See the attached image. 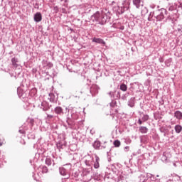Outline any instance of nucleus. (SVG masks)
Listing matches in <instances>:
<instances>
[{
    "label": "nucleus",
    "mask_w": 182,
    "mask_h": 182,
    "mask_svg": "<svg viewBox=\"0 0 182 182\" xmlns=\"http://www.w3.org/2000/svg\"><path fill=\"white\" fill-rule=\"evenodd\" d=\"M108 21H110V14L101 15V23L100 25H105Z\"/></svg>",
    "instance_id": "39448f33"
},
{
    "label": "nucleus",
    "mask_w": 182,
    "mask_h": 182,
    "mask_svg": "<svg viewBox=\"0 0 182 182\" xmlns=\"http://www.w3.org/2000/svg\"><path fill=\"white\" fill-rule=\"evenodd\" d=\"M70 112V109H68V112Z\"/></svg>",
    "instance_id": "8fccbe9b"
},
{
    "label": "nucleus",
    "mask_w": 182,
    "mask_h": 182,
    "mask_svg": "<svg viewBox=\"0 0 182 182\" xmlns=\"http://www.w3.org/2000/svg\"><path fill=\"white\" fill-rule=\"evenodd\" d=\"M120 144H121V143H120V141H119V140H115L114 141V147H120Z\"/></svg>",
    "instance_id": "cd10ccee"
},
{
    "label": "nucleus",
    "mask_w": 182,
    "mask_h": 182,
    "mask_svg": "<svg viewBox=\"0 0 182 182\" xmlns=\"http://www.w3.org/2000/svg\"><path fill=\"white\" fill-rule=\"evenodd\" d=\"M173 9H174V8H173V7H171V6L169 7V9H168L169 11H173Z\"/></svg>",
    "instance_id": "a19ab883"
},
{
    "label": "nucleus",
    "mask_w": 182,
    "mask_h": 182,
    "mask_svg": "<svg viewBox=\"0 0 182 182\" xmlns=\"http://www.w3.org/2000/svg\"><path fill=\"white\" fill-rule=\"evenodd\" d=\"M48 119H53V115L52 114H48L47 115Z\"/></svg>",
    "instance_id": "4c0bfd02"
},
{
    "label": "nucleus",
    "mask_w": 182,
    "mask_h": 182,
    "mask_svg": "<svg viewBox=\"0 0 182 182\" xmlns=\"http://www.w3.org/2000/svg\"><path fill=\"white\" fill-rule=\"evenodd\" d=\"M95 161L94 162V168H99L100 167V164H99L100 161V158L96 154H95Z\"/></svg>",
    "instance_id": "9b49d317"
},
{
    "label": "nucleus",
    "mask_w": 182,
    "mask_h": 182,
    "mask_svg": "<svg viewBox=\"0 0 182 182\" xmlns=\"http://www.w3.org/2000/svg\"><path fill=\"white\" fill-rule=\"evenodd\" d=\"M138 122L139 124H142V123H143V122H141V119H139Z\"/></svg>",
    "instance_id": "ea45409f"
},
{
    "label": "nucleus",
    "mask_w": 182,
    "mask_h": 182,
    "mask_svg": "<svg viewBox=\"0 0 182 182\" xmlns=\"http://www.w3.org/2000/svg\"><path fill=\"white\" fill-rule=\"evenodd\" d=\"M170 63H171V58H169L165 61V65L166 66H170Z\"/></svg>",
    "instance_id": "c85d7f7f"
},
{
    "label": "nucleus",
    "mask_w": 182,
    "mask_h": 182,
    "mask_svg": "<svg viewBox=\"0 0 182 182\" xmlns=\"http://www.w3.org/2000/svg\"><path fill=\"white\" fill-rule=\"evenodd\" d=\"M54 112L55 114H58V116H63V108H62V107H56L54 109Z\"/></svg>",
    "instance_id": "9d476101"
},
{
    "label": "nucleus",
    "mask_w": 182,
    "mask_h": 182,
    "mask_svg": "<svg viewBox=\"0 0 182 182\" xmlns=\"http://www.w3.org/2000/svg\"><path fill=\"white\" fill-rule=\"evenodd\" d=\"M161 133H164V130H163L162 129H160Z\"/></svg>",
    "instance_id": "37998d69"
},
{
    "label": "nucleus",
    "mask_w": 182,
    "mask_h": 182,
    "mask_svg": "<svg viewBox=\"0 0 182 182\" xmlns=\"http://www.w3.org/2000/svg\"><path fill=\"white\" fill-rule=\"evenodd\" d=\"M124 143L127 144H130L132 143V139H125Z\"/></svg>",
    "instance_id": "2f4dec72"
},
{
    "label": "nucleus",
    "mask_w": 182,
    "mask_h": 182,
    "mask_svg": "<svg viewBox=\"0 0 182 182\" xmlns=\"http://www.w3.org/2000/svg\"><path fill=\"white\" fill-rule=\"evenodd\" d=\"M159 61H160L161 63H163V62H164V60H163V58H160V59H159Z\"/></svg>",
    "instance_id": "79ce46f5"
},
{
    "label": "nucleus",
    "mask_w": 182,
    "mask_h": 182,
    "mask_svg": "<svg viewBox=\"0 0 182 182\" xmlns=\"http://www.w3.org/2000/svg\"><path fill=\"white\" fill-rule=\"evenodd\" d=\"M92 42H95V43H100V45H106V42L102 38H98L95 37L92 38Z\"/></svg>",
    "instance_id": "f8f14e48"
},
{
    "label": "nucleus",
    "mask_w": 182,
    "mask_h": 182,
    "mask_svg": "<svg viewBox=\"0 0 182 182\" xmlns=\"http://www.w3.org/2000/svg\"><path fill=\"white\" fill-rule=\"evenodd\" d=\"M122 6H120V1L118 4V14H124L125 11H127V6H124L123 1L121 0Z\"/></svg>",
    "instance_id": "6e6552de"
},
{
    "label": "nucleus",
    "mask_w": 182,
    "mask_h": 182,
    "mask_svg": "<svg viewBox=\"0 0 182 182\" xmlns=\"http://www.w3.org/2000/svg\"><path fill=\"white\" fill-rule=\"evenodd\" d=\"M167 16V10L166 9H161L158 10H155L153 12H151L149 17L148 21L150 22H161L164 18Z\"/></svg>",
    "instance_id": "f257e3e1"
},
{
    "label": "nucleus",
    "mask_w": 182,
    "mask_h": 182,
    "mask_svg": "<svg viewBox=\"0 0 182 182\" xmlns=\"http://www.w3.org/2000/svg\"><path fill=\"white\" fill-rule=\"evenodd\" d=\"M128 96L129 93L125 94L124 96L122 97V100H127Z\"/></svg>",
    "instance_id": "7c9ffc66"
},
{
    "label": "nucleus",
    "mask_w": 182,
    "mask_h": 182,
    "mask_svg": "<svg viewBox=\"0 0 182 182\" xmlns=\"http://www.w3.org/2000/svg\"><path fill=\"white\" fill-rule=\"evenodd\" d=\"M19 133H21V134H25L26 131L24 129H19Z\"/></svg>",
    "instance_id": "f704fd0d"
},
{
    "label": "nucleus",
    "mask_w": 182,
    "mask_h": 182,
    "mask_svg": "<svg viewBox=\"0 0 182 182\" xmlns=\"http://www.w3.org/2000/svg\"><path fill=\"white\" fill-rule=\"evenodd\" d=\"M119 89L122 92H126V90H127V85H126L125 84H121Z\"/></svg>",
    "instance_id": "393cba45"
},
{
    "label": "nucleus",
    "mask_w": 182,
    "mask_h": 182,
    "mask_svg": "<svg viewBox=\"0 0 182 182\" xmlns=\"http://www.w3.org/2000/svg\"><path fill=\"white\" fill-rule=\"evenodd\" d=\"M118 181L127 182V181L126 180V178H124V176H123V175H121L119 176Z\"/></svg>",
    "instance_id": "bb28decb"
},
{
    "label": "nucleus",
    "mask_w": 182,
    "mask_h": 182,
    "mask_svg": "<svg viewBox=\"0 0 182 182\" xmlns=\"http://www.w3.org/2000/svg\"><path fill=\"white\" fill-rule=\"evenodd\" d=\"M174 116L178 120H181V119H182V112L181 111H176L174 112Z\"/></svg>",
    "instance_id": "f3484780"
},
{
    "label": "nucleus",
    "mask_w": 182,
    "mask_h": 182,
    "mask_svg": "<svg viewBox=\"0 0 182 182\" xmlns=\"http://www.w3.org/2000/svg\"><path fill=\"white\" fill-rule=\"evenodd\" d=\"M72 168V166L70 164L68 165H65L64 167H61L59 168L60 174L61 176H68L69 174V170Z\"/></svg>",
    "instance_id": "f03ea898"
},
{
    "label": "nucleus",
    "mask_w": 182,
    "mask_h": 182,
    "mask_svg": "<svg viewBox=\"0 0 182 182\" xmlns=\"http://www.w3.org/2000/svg\"><path fill=\"white\" fill-rule=\"evenodd\" d=\"M73 119V120H76L77 119V115L76 114V111L72 109L70 112V114L67 115V120L66 122L68 124H70V120Z\"/></svg>",
    "instance_id": "20e7f679"
},
{
    "label": "nucleus",
    "mask_w": 182,
    "mask_h": 182,
    "mask_svg": "<svg viewBox=\"0 0 182 182\" xmlns=\"http://www.w3.org/2000/svg\"><path fill=\"white\" fill-rule=\"evenodd\" d=\"M48 100H50V102H55V100H56V95L53 93H50L48 95Z\"/></svg>",
    "instance_id": "a211bd4d"
},
{
    "label": "nucleus",
    "mask_w": 182,
    "mask_h": 182,
    "mask_svg": "<svg viewBox=\"0 0 182 182\" xmlns=\"http://www.w3.org/2000/svg\"><path fill=\"white\" fill-rule=\"evenodd\" d=\"M133 4L135 5L136 8H140L143 6V0H133Z\"/></svg>",
    "instance_id": "ddd939ff"
},
{
    "label": "nucleus",
    "mask_w": 182,
    "mask_h": 182,
    "mask_svg": "<svg viewBox=\"0 0 182 182\" xmlns=\"http://www.w3.org/2000/svg\"><path fill=\"white\" fill-rule=\"evenodd\" d=\"M156 177H159V175H157V176H156Z\"/></svg>",
    "instance_id": "09e8293b"
},
{
    "label": "nucleus",
    "mask_w": 182,
    "mask_h": 182,
    "mask_svg": "<svg viewBox=\"0 0 182 182\" xmlns=\"http://www.w3.org/2000/svg\"><path fill=\"white\" fill-rule=\"evenodd\" d=\"M109 95L111 98V100H117L120 98V92L117 91L109 92Z\"/></svg>",
    "instance_id": "423d86ee"
},
{
    "label": "nucleus",
    "mask_w": 182,
    "mask_h": 182,
    "mask_svg": "<svg viewBox=\"0 0 182 182\" xmlns=\"http://www.w3.org/2000/svg\"><path fill=\"white\" fill-rule=\"evenodd\" d=\"M11 63L14 68H18L19 66V60L16 58H11Z\"/></svg>",
    "instance_id": "4468645a"
},
{
    "label": "nucleus",
    "mask_w": 182,
    "mask_h": 182,
    "mask_svg": "<svg viewBox=\"0 0 182 182\" xmlns=\"http://www.w3.org/2000/svg\"><path fill=\"white\" fill-rule=\"evenodd\" d=\"M139 132L141 133H142L143 134H144L147 133V132H149V129H147V127H141L139 128Z\"/></svg>",
    "instance_id": "412c9836"
},
{
    "label": "nucleus",
    "mask_w": 182,
    "mask_h": 182,
    "mask_svg": "<svg viewBox=\"0 0 182 182\" xmlns=\"http://www.w3.org/2000/svg\"><path fill=\"white\" fill-rule=\"evenodd\" d=\"M135 104L136 98L134 97H131L130 100H128V106H129V107H134Z\"/></svg>",
    "instance_id": "dca6fc26"
},
{
    "label": "nucleus",
    "mask_w": 182,
    "mask_h": 182,
    "mask_svg": "<svg viewBox=\"0 0 182 182\" xmlns=\"http://www.w3.org/2000/svg\"><path fill=\"white\" fill-rule=\"evenodd\" d=\"M41 109L43 110V112H46L50 109V106H49V103L46 101H43L41 102Z\"/></svg>",
    "instance_id": "1a4fd4ad"
},
{
    "label": "nucleus",
    "mask_w": 182,
    "mask_h": 182,
    "mask_svg": "<svg viewBox=\"0 0 182 182\" xmlns=\"http://www.w3.org/2000/svg\"><path fill=\"white\" fill-rule=\"evenodd\" d=\"M124 151H129V150H130V147L129 146H125L124 148Z\"/></svg>",
    "instance_id": "c9c22d12"
},
{
    "label": "nucleus",
    "mask_w": 182,
    "mask_h": 182,
    "mask_svg": "<svg viewBox=\"0 0 182 182\" xmlns=\"http://www.w3.org/2000/svg\"><path fill=\"white\" fill-rule=\"evenodd\" d=\"M164 136H166V133H164Z\"/></svg>",
    "instance_id": "3c124183"
},
{
    "label": "nucleus",
    "mask_w": 182,
    "mask_h": 182,
    "mask_svg": "<svg viewBox=\"0 0 182 182\" xmlns=\"http://www.w3.org/2000/svg\"><path fill=\"white\" fill-rule=\"evenodd\" d=\"M90 159H91V161H90V160L85 161V164H86V166H88V167H90V166H92V161H93V157L90 156Z\"/></svg>",
    "instance_id": "a878e982"
},
{
    "label": "nucleus",
    "mask_w": 182,
    "mask_h": 182,
    "mask_svg": "<svg viewBox=\"0 0 182 182\" xmlns=\"http://www.w3.org/2000/svg\"><path fill=\"white\" fill-rule=\"evenodd\" d=\"M53 166H55V163H53Z\"/></svg>",
    "instance_id": "49530a36"
},
{
    "label": "nucleus",
    "mask_w": 182,
    "mask_h": 182,
    "mask_svg": "<svg viewBox=\"0 0 182 182\" xmlns=\"http://www.w3.org/2000/svg\"><path fill=\"white\" fill-rule=\"evenodd\" d=\"M43 173H48V167L46 166L43 167Z\"/></svg>",
    "instance_id": "72a5a7b5"
},
{
    "label": "nucleus",
    "mask_w": 182,
    "mask_h": 182,
    "mask_svg": "<svg viewBox=\"0 0 182 182\" xmlns=\"http://www.w3.org/2000/svg\"><path fill=\"white\" fill-rule=\"evenodd\" d=\"M143 122H147L149 120V115H144L142 117Z\"/></svg>",
    "instance_id": "c756f323"
},
{
    "label": "nucleus",
    "mask_w": 182,
    "mask_h": 182,
    "mask_svg": "<svg viewBox=\"0 0 182 182\" xmlns=\"http://www.w3.org/2000/svg\"><path fill=\"white\" fill-rule=\"evenodd\" d=\"M177 31H178V32L182 33V26L181 25L178 26Z\"/></svg>",
    "instance_id": "473e14b6"
},
{
    "label": "nucleus",
    "mask_w": 182,
    "mask_h": 182,
    "mask_svg": "<svg viewBox=\"0 0 182 182\" xmlns=\"http://www.w3.org/2000/svg\"><path fill=\"white\" fill-rule=\"evenodd\" d=\"M110 106L111 107H114V102H111Z\"/></svg>",
    "instance_id": "58836bf2"
},
{
    "label": "nucleus",
    "mask_w": 182,
    "mask_h": 182,
    "mask_svg": "<svg viewBox=\"0 0 182 182\" xmlns=\"http://www.w3.org/2000/svg\"><path fill=\"white\" fill-rule=\"evenodd\" d=\"M34 21L35 22H41V21H42V14L40 12L34 15Z\"/></svg>",
    "instance_id": "2eb2a0df"
},
{
    "label": "nucleus",
    "mask_w": 182,
    "mask_h": 182,
    "mask_svg": "<svg viewBox=\"0 0 182 182\" xmlns=\"http://www.w3.org/2000/svg\"><path fill=\"white\" fill-rule=\"evenodd\" d=\"M87 173H90V169H88V170L87 171Z\"/></svg>",
    "instance_id": "c03bdc74"
},
{
    "label": "nucleus",
    "mask_w": 182,
    "mask_h": 182,
    "mask_svg": "<svg viewBox=\"0 0 182 182\" xmlns=\"http://www.w3.org/2000/svg\"><path fill=\"white\" fill-rule=\"evenodd\" d=\"M46 164L47 166H52V159H50V157L48 156L46 159Z\"/></svg>",
    "instance_id": "4be33fe9"
},
{
    "label": "nucleus",
    "mask_w": 182,
    "mask_h": 182,
    "mask_svg": "<svg viewBox=\"0 0 182 182\" xmlns=\"http://www.w3.org/2000/svg\"><path fill=\"white\" fill-rule=\"evenodd\" d=\"M57 148L60 149H63V146H65V144L63 143V141H58L56 144Z\"/></svg>",
    "instance_id": "b1692460"
},
{
    "label": "nucleus",
    "mask_w": 182,
    "mask_h": 182,
    "mask_svg": "<svg viewBox=\"0 0 182 182\" xmlns=\"http://www.w3.org/2000/svg\"><path fill=\"white\" fill-rule=\"evenodd\" d=\"M91 20L93 22H97L100 25L102 21V14H100V12L97 11L95 14H94L91 16Z\"/></svg>",
    "instance_id": "7ed1b4c3"
},
{
    "label": "nucleus",
    "mask_w": 182,
    "mask_h": 182,
    "mask_svg": "<svg viewBox=\"0 0 182 182\" xmlns=\"http://www.w3.org/2000/svg\"><path fill=\"white\" fill-rule=\"evenodd\" d=\"M114 4H116V1H112V4L113 5Z\"/></svg>",
    "instance_id": "a18cd8bd"
},
{
    "label": "nucleus",
    "mask_w": 182,
    "mask_h": 182,
    "mask_svg": "<svg viewBox=\"0 0 182 182\" xmlns=\"http://www.w3.org/2000/svg\"><path fill=\"white\" fill-rule=\"evenodd\" d=\"M149 12V10L147 9V8L144 7L141 11V15L142 16H144V15H146Z\"/></svg>",
    "instance_id": "5701e85b"
},
{
    "label": "nucleus",
    "mask_w": 182,
    "mask_h": 182,
    "mask_svg": "<svg viewBox=\"0 0 182 182\" xmlns=\"http://www.w3.org/2000/svg\"><path fill=\"white\" fill-rule=\"evenodd\" d=\"M21 91V88H17V92H18V96H19V97H21V96H22V95H21V93H19V92Z\"/></svg>",
    "instance_id": "e433bc0d"
},
{
    "label": "nucleus",
    "mask_w": 182,
    "mask_h": 182,
    "mask_svg": "<svg viewBox=\"0 0 182 182\" xmlns=\"http://www.w3.org/2000/svg\"><path fill=\"white\" fill-rule=\"evenodd\" d=\"M176 133L180 134L182 131V127L180 124H177L174 127Z\"/></svg>",
    "instance_id": "6ab92c4d"
},
{
    "label": "nucleus",
    "mask_w": 182,
    "mask_h": 182,
    "mask_svg": "<svg viewBox=\"0 0 182 182\" xmlns=\"http://www.w3.org/2000/svg\"><path fill=\"white\" fill-rule=\"evenodd\" d=\"M94 149H96V150H98V149L100 148V141H95L92 144Z\"/></svg>",
    "instance_id": "aec40b11"
},
{
    "label": "nucleus",
    "mask_w": 182,
    "mask_h": 182,
    "mask_svg": "<svg viewBox=\"0 0 182 182\" xmlns=\"http://www.w3.org/2000/svg\"><path fill=\"white\" fill-rule=\"evenodd\" d=\"M90 92L92 96H96L99 93V87L97 85H92Z\"/></svg>",
    "instance_id": "0eeeda50"
},
{
    "label": "nucleus",
    "mask_w": 182,
    "mask_h": 182,
    "mask_svg": "<svg viewBox=\"0 0 182 182\" xmlns=\"http://www.w3.org/2000/svg\"><path fill=\"white\" fill-rule=\"evenodd\" d=\"M173 166H176V164H173Z\"/></svg>",
    "instance_id": "de8ad7c7"
}]
</instances>
